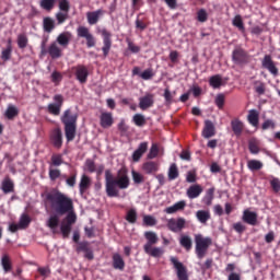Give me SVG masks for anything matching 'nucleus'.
Returning <instances> with one entry per match:
<instances>
[{
    "instance_id": "obj_1",
    "label": "nucleus",
    "mask_w": 280,
    "mask_h": 280,
    "mask_svg": "<svg viewBox=\"0 0 280 280\" xmlns=\"http://www.w3.org/2000/svg\"><path fill=\"white\" fill-rule=\"evenodd\" d=\"M46 201L57 215H65L69 211H73V200L58 190L48 192L46 195Z\"/></svg>"
},
{
    "instance_id": "obj_2",
    "label": "nucleus",
    "mask_w": 280,
    "mask_h": 280,
    "mask_svg": "<svg viewBox=\"0 0 280 280\" xmlns=\"http://www.w3.org/2000/svg\"><path fill=\"white\" fill-rule=\"evenodd\" d=\"M112 186L107 191L108 198H117L119 196V189H128L130 187V177H128V170L120 168L117 172V176L114 182H112Z\"/></svg>"
},
{
    "instance_id": "obj_3",
    "label": "nucleus",
    "mask_w": 280,
    "mask_h": 280,
    "mask_svg": "<svg viewBox=\"0 0 280 280\" xmlns=\"http://www.w3.org/2000/svg\"><path fill=\"white\" fill-rule=\"evenodd\" d=\"M61 124L65 126L67 142L70 143V141L75 139V132L78 130V114H71V109L65 110L61 116Z\"/></svg>"
},
{
    "instance_id": "obj_4",
    "label": "nucleus",
    "mask_w": 280,
    "mask_h": 280,
    "mask_svg": "<svg viewBox=\"0 0 280 280\" xmlns=\"http://www.w3.org/2000/svg\"><path fill=\"white\" fill-rule=\"evenodd\" d=\"M144 237L147 240V243L143 245L144 253L155 259L163 257L165 249H163V247H153L155 244H159V235L156 232L147 231L144 232Z\"/></svg>"
},
{
    "instance_id": "obj_5",
    "label": "nucleus",
    "mask_w": 280,
    "mask_h": 280,
    "mask_svg": "<svg viewBox=\"0 0 280 280\" xmlns=\"http://www.w3.org/2000/svg\"><path fill=\"white\" fill-rule=\"evenodd\" d=\"M213 244L211 237H205L202 234L195 235V254L197 258L205 259L207 253H209V247Z\"/></svg>"
},
{
    "instance_id": "obj_6",
    "label": "nucleus",
    "mask_w": 280,
    "mask_h": 280,
    "mask_svg": "<svg viewBox=\"0 0 280 280\" xmlns=\"http://www.w3.org/2000/svg\"><path fill=\"white\" fill-rule=\"evenodd\" d=\"M77 36L79 37V38H85V40H86V47L89 48V49H91V47H95V45H96V39H95V36H93L92 34H91V31L89 30V27H86V26H79L78 28H77Z\"/></svg>"
},
{
    "instance_id": "obj_7",
    "label": "nucleus",
    "mask_w": 280,
    "mask_h": 280,
    "mask_svg": "<svg viewBox=\"0 0 280 280\" xmlns=\"http://www.w3.org/2000/svg\"><path fill=\"white\" fill-rule=\"evenodd\" d=\"M166 226L168 231H172V233H180L185 226H187V220L185 218L179 217L177 219H168Z\"/></svg>"
},
{
    "instance_id": "obj_8",
    "label": "nucleus",
    "mask_w": 280,
    "mask_h": 280,
    "mask_svg": "<svg viewBox=\"0 0 280 280\" xmlns=\"http://www.w3.org/2000/svg\"><path fill=\"white\" fill-rule=\"evenodd\" d=\"M170 260L176 270L177 279L189 280V275H187V267H185V265H183V262H180L178 258L174 256H171Z\"/></svg>"
},
{
    "instance_id": "obj_9",
    "label": "nucleus",
    "mask_w": 280,
    "mask_h": 280,
    "mask_svg": "<svg viewBox=\"0 0 280 280\" xmlns=\"http://www.w3.org/2000/svg\"><path fill=\"white\" fill-rule=\"evenodd\" d=\"M101 36L103 37V56L107 58L108 54H110V47H113V34L108 30L103 28L101 30Z\"/></svg>"
},
{
    "instance_id": "obj_10",
    "label": "nucleus",
    "mask_w": 280,
    "mask_h": 280,
    "mask_svg": "<svg viewBox=\"0 0 280 280\" xmlns=\"http://www.w3.org/2000/svg\"><path fill=\"white\" fill-rule=\"evenodd\" d=\"M232 62H234V65H245V62H248V54H246V50L242 47H236L232 51Z\"/></svg>"
},
{
    "instance_id": "obj_11",
    "label": "nucleus",
    "mask_w": 280,
    "mask_h": 280,
    "mask_svg": "<svg viewBox=\"0 0 280 280\" xmlns=\"http://www.w3.org/2000/svg\"><path fill=\"white\" fill-rule=\"evenodd\" d=\"M54 102L48 105V113L51 115H60V109L62 108V104L65 102V98L60 94H56L54 96Z\"/></svg>"
},
{
    "instance_id": "obj_12",
    "label": "nucleus",
    "mask_w": 280,
    "mask_h": 280,
    "mask_svg": "<svg viewBox=\"0 0 280 280\" xmlns=\"http://www.w3.org/2000/svg\"><path fill=\"white\" fill-rule=\"evenodd\" d=\"M261 65H262L264 69H267V71H269V73H271V75H275V78H277V75H279V69L275 65V61H272V57L270 55H265V57L261 61Z\"/></svg>"
},
{
    "instance_id": "obj_13",
    "label": "nucleus",
    "mask_w": 280,
    "mask_h": 280,
    "mask_svg": "<svg viewBox=\"0 0 280 280\" xmlns=\"http://www.w3.org/2000/svg\"><path fill=\"white\" fill-rule=\"evenodd\" d=\"M152 106H154V94L147 93L139 98L140 110H148V108H152Z\"/></svg>"
},
{
    "instance_id": "obj_14",
    "label": "nucleus",
    "mask_w": 280,
    "mask_h": 280,
    "mask_svg": "<svg viewBox=\"0 0 280 280\" xmlns=\"http://www.w3.org/2000/svg\"><path fill=\"white\" fill-rule=\"evenodd\" d=\"M74 74L80 84H86V81L89 80V68H86V66L79 65L75 67Z\"/></svg>"
},
{
    "instance_id": "obj_15",
    "label": "nucleus",
    "mask_w": 280,
    "mask_h": 280,
    "mask_svg": "<svg viewBox=\"0 0 280 280\" xmlns=\"http://www.w3.org/2000/svg\"><path fill=\"white\" fill-rule=\"evenodd\" d=\"M257 212L250 211L248 209L243 211L242 220L245 224H249V226H257Z\"/></svg>"
},
{
    "instance_id": "obj_16",
    "label": "nucleus",
    "mask_w": 280,
    "mask_h": 280,
    "mask_svg": "<svg viewBox=\"0 0 280 280\" xmlns=\"http://www.w3.org/2000/svg\"><path fill=\"white\" fill-rule=\"evenodd\" d=\"M50 141L55 148L57 149L62 148V130L60 128H55L51 131Z\"/></svg>"
},
{
    "instance_id": "obj_17",
    "label": "nucleus",
    "mask_w": 280,
    "mask_h": 280,
    "mask_svg": "<svg viewBox=\"0 0 280 280\" xmlns=\"http://www.w3.org/2000/svg\"><path fill=\"white\" fill-rule=\"evenodd\" d=\"M203 139H211V137H215V125L211 120L205 121V127L202 130Z\"/></svg>"
},
{
    "instance_id": "obj_18",
    "label": "nucleus",
    "mask_w": 280,
    "mask_h": 280,
    "mask_svg": "<svg viewBox=\"0 0 280 280\" xmlns=\"http://www.w3.org/2000/svg\"><path fill=\"white\" fill-rule=\"evenodd\" d=\"M104 16V10L98 9L96 11L88 12L86 19L89 25H97V22L100 21V18Z\"/></svg>"
},
{
    "instance_id": "obj_19",
    "label": "nucleus",
    "mask_w": 280,
    "mask_h": 280,
    "mask_svg": "<svg viewBox=\"0 0 280 280\" xmlns=\"http://www.w3.org/2000/svg\"><path fill=\"white\" fill-rule=\"evenodd\" d=\"M115 120L113 119V114L110 112H103L100 116V124L103 128H110Z\"/></svg>"
},
{
    "instance_id": "obj_20",
    "label": "nucleus",
    "mask_w": 280,
    "mask_h": 280,
    "mask_svg": "<svg viewBox=\"0 0 280 280\" xmlns=\"http://www.w3.org/2000/svg\"><path fill=\"white\" fill-rule=\"evenodd\" d=\"M185 207H187V201L180 200L175 202L173 206L167 207L165 209V213L172 215L174 213H178V211H185Z\"/></svg>"
},
{
    "instance_id": "obj_21",
    "label": "nucleus",
    "mask_w": 280,
    "mask_h": 280,
    "mask_svg": "<svg viewBox=\"0 0 280 280\" xmlns=\"http://www.w3.org/2000/svg\"><path fill=\"white\" fill-rule=\"evenodd\" d=\"M200 194H202V186L198 184L191 185L186 191V195L189 198V200L198 198Z\"/></svg>"
},
{
    "instance_id": "obj_22",
    "label": "nucleus",
    "mask_w": 280,
    "mask_h": 280,
    "mask_svg": "<svg viewBox=\"0 0 280 280\" xmlns=\"http://www.w3.org/2000/svg\"><path fill=\"white\" fill-rule=\"evenodd\" d=\"M145 152H148V142H141L137 151H135L132 154V160L135 161V163H139L141 156H143Z\"/></svg>"
},
{
    "instance_id": "obj_23",
    "label": "nucleus",
    "mask_w": 280,
    "mask_h": 280,
    "mask_svg": "<svg viewBox=\"0 0 280 280\" xmlns=\"http://www.w3.org/2000/svg\"><path fill=\"white\" fill-rule=\"evenodd\" d=\"M209 84L212 89H220L226 84V81H224L221 74H214L209 78Z\"/></svg>"
},
{
    "instance_id": "obj_24",
    "label": "nucleus",
    "mask_w": 280,
    "mask_h": 280,
    "mask_svg": "<svg viewBox=\"0 0 280 280\" xmlns=\"http://www.w3.org/2000/svg\"><path fill=\"white\" fill-rule=\"evenodd\" d=\"M48 54L52 60H56L62 56V49L58 47L56 42L51 43L48 47Z\"/></svg>"
},
{
    "instance_id": "obj_25",
    "label": "nucleus",
    "mask_w": 280,
    "mask_h": 280,
    "mask_svg": "<svg viewBox=\"0 0 280 280\" xmlns=\"http://www.w3.org/2000/svg\"><path fill=\"white\" fill-rule=\"evenodd\" d=\"M59 224H60V217H58V213L51 214L46 222V226H48V229H50L52 233H56V230L58 229Z\"/></svg>"
},
{
    "instance_id": "obj_26",
    "label": "nucleus",
    "mask_w": 280,
    "mask_h": 280,
    "mask_svg": "<svg viewBox=\"0 0 280 280\" xmlns=\"http://www.w3.org/2000/svg\"><path fill=\"white\" fill-rule=\"evenodd\" d=\"M1 190L3 191V194H13L14 182L10 177H4L1 183Z\"/></svg>"
},
{
    "instance_id": "obj_27",
    "label": "nucleus",
    "mask_w": 280,
    "mask_h": 280,
    "mask_svg": "<svg viewBox=\"0 0 280 280\" xmlns=\"http://www.w3.org/2000/svg\"><path fill=\"white\" fill-rule=\"evenodd\" d=\"M232 130L235 137H242V132H244V122L240 119H234L231 121Z\"/></svg>"
},
{
    "instance_id": "obj_28",
    "label": "nucleus",
    "mask_w": 280,
    "mask_h": 280,
    "mask_svg": "<svg viewBox=\"0 0 280 280\" xmlns=\"http://www.w3.org/2000/svg\"><path fill=\"white\" fill-rule=\"evenodd\" d=\"M214 194H215V188H209L206 191V195L203 196V198L201 199L202 205H206V207H211V205H213V198H214Z\"/></svg>"
},
{
    "instance_id": "obj_29",
    "label": "nucleus",
    "mask_w": 280,
    "mask_h": 280,
    "mask_svg": "<svg viewBox=\"0 0 280 280\" xmlns=\"http://www.w3.org/2000/svg\"><path fill=\"white\" fill-rule=\"evenodd\" d=\"M71 36L72 35L69 32H63L59 34L57 37L58 45H60L61 47H69V43H71Z\"/></svg>"
},
{
    "instance_id": "obj_30",
    "label": "nucleus",
    "mask_w": 280,
    "mask_h": 280,
    "mask_svg": "<svg viewBox=\"0 0 280 280\" xmlns=\"http://www.w3.org/2000/svg\"><path fill=\"white\" fill-rule=\"evenodd\" d=\"M196 218L200 224H207V222L211 220V212L209 210H198Z\"/></svg>"
},
{
    "instance_id": "obj_31",
    "label": "nucleus",
    "mask_w": 280,
    "mask_h": 280,
    "mask_svg": "<svg viewBox=\"0 0 280 280\" xmlns=\"http://www.w3.org/2000/svg\"><path fill=\"white\" fill-rule=\"evenodd\" d=\"M89 187H91V177L83 174L81 176V180L79 183V191L80 194H84V191H86V189H89Z\"/></svg>"
},
{
    "instance_id": "obj_32",
    "label": "nucleus",
    "mask_w": 280,
    "mask_h": 280,
    "mask_svg": "<svg viewBox=\"0 0 280 280\" xmlns=\"http://www.w3.org/2000/svg\"><path fill=\"white\" fill-rule=\"evenodd\" d=\"M113 267L115 270H124V268H126V262L124 261V258H121V255H113Z\"/></svg>"
},
{
    "instance_id": "obj_33",
    "label": "nucleus",
    "mask_w": 280,
    "mask_h": 280,
    "mask_svg": "<svg viewBox=\"0 0 280 280\" xmlns=\"http://www.w3.org/2000/svg\"><path fill=\"white\" fill-rule=\"evenodd\" d=\"M43 27L44 32H47V34H51V32H54L56 27V21L51 18H44Z\"/></svg>"
},
{
    "instance_id": "obj_34",
    "label": "nucleus",
    "mask_w": 280,
    "mask_h": 280,
    "mask_svg": "<svg viewBox=\"0 0 280 280\" xmlns=\"http://www.w3.org/2000/svg\"><path fill=\"white\" fill-rule=\"evenodd\" d=\"M247 168L249 172H259V170H264V162L259 160H249L247 161Z\"/></svg>"
},
{
    "instance_id": "obj_35",
    "label": "nucleus",
    "mask_w": 280,
    "mask_h": 280,
    "mask_svg": "<svg viewBox=\"0 0 280 280\" xmlns=\"http://www.w3.org/2000/svg\"><path fill=\"white\" fill-rule=\"evenodd\" d=\"M260 142L257 138H252L248 141V150L250 154H259Z\"/></svg>"
},
{
    "instance_id": "obj_36",
    "label": "nucleus",
    "mask_w": 280,
    "mask_h": 280,
    "mask_svg": "<svg viewBox=\"0 0 280 280\" xmlns=\"http://www.w3.org/2000/svg\"><path fill=\"white\" fill-rule=\"evenodd\" d=\"M142 170L145 174H154V172H159V164L156 162H145Z\"/></svg>"
},
{
    "instance_id": "obj_37",
    "label": "nucleus",
    "mask_w": 280,
    "mask_h": 280,
    "mask_svg": "<svg viewBox=\"0 0 280 280\" xmlns=\"http://www.w3.org/2000/svg\"><path fill=\"white\" fill-rule=\"evenodd\" d=\"M12 58V39L8 40L7 48L2 49L1 52V59L7 62V60H10Z\"/></svg>"
},
{
    "instance_id": "obj_38",
    "label": "nucleus",
    "mask_w": 280,
    "mask_h": 280,
    "mask_svg": "<svg viewBox=\"0 0 280 280\" xmlns=\"http://www.w3.org/2000/svg\"><path fill=\"white\" fill-rule=\"evenodd\" d=\"M179 244L183 246V248H185V250H191L194 242L189 235H182L179 238Z\"/></svg>"
},
{
    "instance_id": "obj_39",
    "label": "nucleus",
    "mask_w": 280,
    "mask_h": 280,
    "mask_svg": "<svg viewBox=\"0 0 280 280\" xmlns=\"http://www.w3.org/2000/svg\"><path fill=\"white\" fill-rule=\"evenodd\" d=\"M248 122L252 126H258L259 125V113L257 109H250L247 116Z\"/></svg>"
},
{
    "instance_id": "obj_40",
    "label": "nucleus",
    "mask_w": 280,
    "mask_h": 280,
    "mask_svg": "<svg viewBox=\"0 0 280 280\" xmlns=\"http://www.w3.org/2000/svg\"><path fill=\"white\" fill-rule=\"evenodd\" d=\"M18 115H19V108L12 104H9L4 113V117H7V119H13Z\"/></svg>"
},
{
    "instance_id": "obj_41",
    "label": "nucleus",
    "mask_w": 280,
    "mask_h": 280,
    "mask_svg": "<svg viewBox=\"0 0 280 280\" xmlns=\"http://www.w3.org/2000/svg\"><path fill=\"white\" fill-rule=\"evenodd\" d=\"M20 229L23 231L25 229H27V226H30V224H32V218H30V215H27L26 213H23L20 217L19 223Z\"/></svg>"
},
{
    "instance_id": "obj_42",
    "label": "nucleus",
    "mask_w": 280,
    "mask_h": 280,
    "mask_svg": "<svg viewBox=\"0 0 280 280\" xmlns=\"http://www.w3.org/2000/svg\"><path fill=\"white\" fill-rule=\"evenodd\" d=\"M39 5L42 10H46L47 12H51L56 5V0H39Z\"/></svg>"
},
{
    "instance_id": "obj_43",
    "label": "nucleus",
    "mask_w": 280,
    "mask_h": 280,
    "mask_svg": "<svg viewBox=\"0 0 280 280\" xmlns=\"http://www.w3.org/2000/svg\"><path fill=\"white\" fill-rule=\"evenodd\" d=\"M114 182H115V177L113 176V173H110L109 170L105 171V191H106V194H108V190L110 189Z\"/></svg>"
},
{
    "instance_id": "obj_44",
    "label": "nucleus",
    "mask_w": 280,
    "mask_h": 280,
    "mask_svg": "<svg viewBox=\"0 0 280 280\" xmlns=\"http://www.w3.org/2000/svg\"><path fill=\"white\" fill-rule=\"evenodd\" d=\"M132 121L136 126L141 128V127L145 126V116H143V114H136L132 117Z\"/></svg>"
},
{
    "instance_id": "obj_45",
    "label": "nucleus",
    "mask_w": 280,
    "mask_h": 280,
    "mask_svg": "<svg viewBox=\"0 0 280 280\" xmlns=\"http://www.w3.org/2000/svg\"><path fill=\"white\" fill-rule=\"evenodd\" d=\"M126 220L129 222V224H135L137 222V209L131 208L128 210Z\"/></svg>"
},
{
    "instance_id": "obj_46",
    "label": "nucleus",
    "mask_w": 280,
    "mask_h": 280,
    "mask_svg": "<svg viewBox=\"0 0 280 280\" xmlns=\"http://www.w3.org/2000/svg\"><path fill=\"white\" fill-rule=\"evenodd\" d=\"M28 43H30V39L27 38V35L20 34L18 36V46L20 49H25V47H27Z\"/></svg>"
},
{
    "instance_id": "obj_47",
    "label": "nucleus",
    "mask_w": 280,
    "mask_h": 280,
    "mask_svg": "<svg viewBox=\"0 0 280 280\" xmlns=\"http://www.w3.org/2000/svg\"><path fill=\"white\" fill-rule=\"evenodd\" d=\"M1 266L4 272H10V270H12V262H10V257H8V255L2 256Z\"/></svg>"
},
{
    "instance_id": "obj_48",
    "label": "nucleus",
    "mask_w": 280,
    "mask_h": 280,
    "mask_svg": "<svg viewBox=\"0 0 280 280\" xmlns=\"http://www.w3.org/2000/svg\"><path fill=\"white\" fill-rule=\"evenodd\" d=\"M118 130L120 132V137L128 136V130H130V127L126 124V120L121 119L118 124Z\"/></svg>"
},
{
    "instance_id": "obj_49",
    "label": "nucleus",
    "mask_w": 280,
    "mask_h": 280,
    "mask_svg": "<svg viewBox=\"0 0 280 280\" xmlns=\"http://www.w3.org/2000/svg\"><path fill=\"white\" fill-rule=\"evenodd\" d=\"M178 178V167L172 164L168 168V180H176Z\"/></svg>"
},
{
    "instance_id": "obj_50",
    "label": "nucleus",
    "mask_w": 280,
    "mask_h": 280,
    "mask_svg": "<svg viewBox=\"0 0 280 280\" xmlns=\"http://www.w3.org/2000/svg\"><path fill=\"white\" fill-rule=\"evenodd\" d=\"M174 95H176V92L172 93V91H170V88H166L164 90V94H163L165 103L166 104H172V102H174Z\"/></svg>"
},
{
    "instance_id": "obj_51",
    "label": "nucleus",
    "mask_w": 280,
    "mask_h": 280,
    "mask_svg": "<svg viewBox=\"0 0 280 280\" xmlns=\"http://www.w3.org/2000/svg\"><path fill=\"white\" fill-rule=\"evenodd\" d=\"M71 226H73V225H71V223H67L66 221H62L60 231H61L63 237L69 236V234L71 233Z\"/></svg>"
},
{
    "instance_id": "obj_52",
    "label": "nucleus",
    "mask_w": 280,
    "mask_h": 280,
    "mask_svg": "<svg viewBox=\"0 0 280 280\" xmlns=\"http://www.w3.org/2000/svg\"><path fill=\"white\" fill-rule=\"evenodd\" d=\"M208 19H209V14L207 13V10L200 9L197 12V21H199V23H207Z\"/></svg>"
},
{
    "instance_id": "obj_53",
    "label": "nucleus",
    "mask_w": 280,
    "mask_h": 280,
    "mask_svg": "<svg viewBox=\"0 0 280 280\" xmlns=\"http://www.w3.org/2000/svg\"><path fill=\"white\" fill-rule=\"evenodd\" d=\"M143 224L144 226H156V218L147 214L143 217Z\"/></svg>"
},
{
    "instance_id": "obj_54",
    "label": "nucleus",
    "mask_w": 280,
    "mask_h": 280,
    "mask_svg": "<svg viewBox=\"0 0 280 280\" xmlns=\"http://www.w3.org/2000/svg\"><path fill=\"white\" fill-rule=\"evenodd\" d=\"M67 213L68 214H67V217H66L63 222H67L68 224H71V225L75 224V222L78 220V215H75V212H73V210H71V211H69Z\"/></svg>"
},
{
    "instance_id": "obj_55",
    "label": "nucleus",
    "mask_w": 280,
    "mask_h": 280,
    "mask_svg": "<svg viewBox=\"0 0 280 280\" xmlns=\"http://www.w3.org/2000/svg\"><path fill=\"white\" fill-rule=\"evenodd\" d=\"M232 25H234V27H237L238 30H241V32H244V21H242V16L241 15H236L233 19Z\"/></svg>"
},
{
    "instance_id": "obj_56",
    "label": "nucleus",
    "mask_w": 280,
    "mask_h": 280,
    "mask_svg": "<svg viewBox=\"0 0 280 280\" xmlns=\"http://www.w3.org/2000/svg\"><path fill=\"white\" fill-rule=\"evenodd\" d=\"M132 180L136 185L143 183V175L137 171H131Z\"/></svg>"
},
{
    "instance_id": "obj_57",
    "label": "nucleus",
    "mask_w": 280,
    "mask_h": 280,
    "mask_svg": "<svg viewBox=\"0 0 280 280\" xmlns=\"http://www.w3.org/2000/svg\"><path fill=\"white\" fill-rule=\"evenodd\" d=\"M63 161H62V155L61 154H54L51 156V165H54V167H60V165H62Z\"/></svg>"
},
{
    "instance_id": "obj_58",
    "label": "nucleus",
    "mask_w": 280,
    "mask_h": 280,
    "mask_svg": "<svg viewBox=\"0 0 280 280\" xmlns=\"http://www.w3.org/2000/svg\"><path fill=\"white\" fill-rule=\"evenodd\" d=\"M224 101H225V96L224 94L220 93L215 96L214 98V104L215 106H218L220 109L224 108Z\"/></svg>"
},
{
    "instance_id": "obj_59",
    "label": "nucleus",
    "mask_w": 280,
    "mask_h": 280,
    "mask_svg": "<svg viewBox=\"0 0 280 280\" xmlns=\"http://www.w3.org/2000/svg\"><path fill=\"white\" fill-rule=\"evenodd\" d=\"M56 19H57L58 25H62V23H65V21H67V19H69V13L58 12V13H56Z\"/></svg>"
},
{
    "instance_id": "obj_60",
    "label": "nucleus",
    "mask_w": 280,
    "mask_h": 280,
    "mask_svg": "<svg viewBox=\"0 0 280 280\" xmlns=\"http://www.w3.org/2000/svg\"><path fill=\"white\" fill-rule=\"evenodd\" d=\"M50 80L54 84H60V82H62V74L58 71H54L50 75Z\"/></svg>"
},
{
    "instance_id": "obj_61",
    "label": "nucleus",
    "mask_w": 280,
    "mask_h": 280,
    "mask_svg": "<svg viewBox=\"0 0 280 280\" xmlns=\"http://www.w3.org/2000/svg\"><path fill=\"white\" fill-rule=\"evenodd\" d=\"M271 188L276 194H279L280 191V179L277 177H272L270 180Z\"/></svg>"
},
{
    "instance_id": "obj_62",
    "label": "nucleus",
    "mask_w": 280,
    "mask_h": 280,
    "mask_svg": "<svg viewBox=\"0 0 280 280\" xmlns=\"http://www.w3.org/2000/svg\"><path fill=\"white\" fill-rule=\"evenodd\" d=\"M147 156L148 159H156V156H159V145L152 144Z\"/></svg>"
},
{
    "instance_id": "obj_63",
    "label": "nucleus",
    "mask_w": 280,
    "mask_h": 280,
    "mask_svg": "<svg viewBox=\"0 0 280 280\" xmlns=\"http://www.w3.org/2000/svg\"><path fill=\"white\" fill-rule=\"evenodd\" d=\"M90 249L91 247H89V242H81L77 246V253H86Z\"/></svg>"
},
{
    "instance_id": "obj_64",
    "label": "nucleus",
    "mask_w": 280,
    "mask_h": 280,
    "mask_svg": "<svg viewBox=\"0 0 280 280\" xmlns=\"http://www.w3.org/2000/svg\"><path fill=\"white\" fill-rule=\"evenodd\" d=\"M59 10L69 14V0H59Z\"/></svg>"
}]
</instances>
